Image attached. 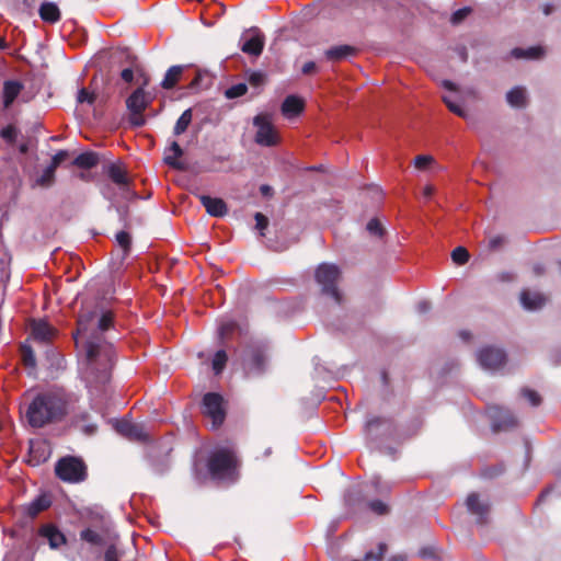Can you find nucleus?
Segmentation results:
<instances>
[{
  "mask_svg": "<svg viewBox=\"0 0 561 561\" xmlns=\"http://www.w3.org/2000/svg\"><path fill=\"white\" fill-rule=\"evenodd\" d=\"M71 397L64 392H42L33 398L26 410L30 425L41 428L53 422H59L70 410Z\"/></svg>",
  "mask_w": 561,
  "mask_h": 561,
  "instance_id": "1",
  "label": "nucleus"
},
{
  "mask_svg": "<svg viewBox=\"0 0 561 561\" xmlns=\"http://www.w3.org/2000/svg\"><path fill=\"white\" fill-rule=\"evenodd\" d=\"M83 348L87 358V380L91 383L104 385L110 378L113 367L114 348L100 336L85 341Z\"/></svg>",
  "mask_w": 561,
  "mask_h": 561,
  "instance_id": "2",
  "label": "nucleus"
},
{
  "mask_svg": "<svg viewBox=\"0 0 561 561\" xmlns=\"http://www.w3.org/2000/svg\"><path fill=\"white\" fill-rule=\"evenodd\" d=\"M238 458L232 449H215L209 455L207 469L214 481H236L238 479Z\"/></svg>",
  "mask_w": 561,
  "mask_h": 561,
  "instance_id": "3",
  "label": "nucleus"
},
{
  "mask_svg": "<svg viewBox=\"0 0 561 561\" xmlns=\"http://www.w3.org/2000/svg\"><path fill=\"white\" fill-rule=\"evenodd\" d=\"M270 348L262 343H252L244 348L243 369L247 377H261L268 369Z\"/></svg>",
  "mask_w": 561,
  "mask_h": 561,
  "instance_id": "4",
  "label": "nucleus"
},
{
  "mask_svg": "<svg viewBox=\"0 0 561 561\" xmlns=\"http://www.w3.org/2000/svg\"><path fill=\"white\" fill-rule=\"evenodd\" d=\"M55 473L60 481L69 483L85 481L88 477L87 465L75 456L60 458L55 466Z\"/></svg>",
  "mask_w": 561,
  "mask_h": 561,
  "instance_id": "5",
  "label": "nucleus"
},
{
  "mask_svg": "<svg viewBox=\"0 0 561 561\" xmlns=\"http://www.w3.org/2000/svg\"><path fill=\"white\" fill-rule=\"evenodd\" d=\"M339 277L340 270L332 263H321L316 271V279L321 286V291L332 297L336 305L342 304V295L336 286Z\"/></svg>",
  "mask_w": 561,
  "mask_h": 561,
  "instance_id": "6",
  "label": "nucleus"
},
{
  "mask_svg": "<svg viewBox=\"0 0 561 561\" xmlns=\"http://www.w3.org/2000/svg\"><path fill=\"white\" fill-rule=\"evenodd\" d=\"M149 94L144 88H138L127 99V108L130 112L129 122L134 127H142L146 124L144 112L150 104Z\"/></svg>",
  "mask_w": 561,
  "mask_h": 561,
  "instance_id": "7",
  "label": "nucleus"
},
{
  "mask_svg": "<svg viewBox=\"0 0 561 561\" xmlns=\"http://www.w3.org/2000/svg\"><path fill=\"white\" fill-rule=\"evenodd\" d=\"M102 307L99 300L89 299L82 302L77 317V331L73 334L76 345H78V336L84 335L90 325L99 318Z\"/></svg>",
  "mask_w": 561,
  "mask_h": 561,
  "instance_id": "8",
  "label": "nucleus"
},
{
  "mask_svg": "<svg viewBox=\"0 0 561 561\" xmlns=\"http://www.w3.org/2000/svg\"><path fill=\"white\" fill-rule=\"evenodd\" d=\"M202 412L211 420L214 428L221 426L226 419L224 397L217 392L204 393V399H202Z\"/></svg>",
  "mask_w": 561,
  "mask_h": 561,
  "instance_id": "9",
  "label": "nucleus"
},
{
  "mask_svg": "<svg viewBox=\"0 0 561 561\" xmlns=\"http://www.w3.org/2000/svg\"><path fill=\"white\" fill-rule=\"evenodd\" d=\"M257 128L255 142L262 147H274L278 144V135L268 114H259L253 119Z\"/></svg>",
  "mask_w": 561,
  "mask_h": 561,
  "instance_id": "10",
  "label": "nucleus"
},
{
  "mask_svg": "<svg viewBox=\"0 0 561 561\" xmlns=\"http://www.w3.org/2000/svg\"><path fill=\"white\" fill-rule=\"evenodd\" d=\"M479 365L485 369L496 370L506 363V354L502 348L486 346L478 352Z\"/></svg>",
  "mask_w": 561,
  "mask_h": 561,
  "instance_id": "11",
  "label": "nucleus"
},
{
  "mask_svg": "<svg viewBox=\"0 0 561 561\" xmlns=\"http://www.w3.org/2000/svg\"><path fill=\"white\" fill-rule=\"evenodd\" d=\"M57 335L56 329L44 320H33L31 337L39 344H50Z\"/></svg>",
  "mask_w": 561,
  "mask_h": 561,
  "instance_id": "12",
  "label": "nucleus"
},
{
  "mask_svg": "<svg viewBox=\"0 0 561 561\" xmlns=\"http://www.w3.org/2000/svg\"><path fill=\"white\" fill-rule=\"evenodd\" d=\"M116 431L125 437H128L138 442L148 440L149 436L146 433L145 426L139 423L131 421H117Z\"/></svg>",
  "mask_w": 561,
  "mask_h": 561,
  "instance_id": "13",
  "label": "nucleus"
},
{
  "mask_svg": "<svg viewBox=\"0 0 561 561\" xmlns=\"http://www.w3.org/2000/svg\"><path fill=\"white\" fill-rule=\"evenodd\" d=\"M466 507L469 512L477 516V523L479 525L486 523L490 506L489 504L480 502L478 493H470L467 495Z\"/></svg>",
  "mask_w": 561,
  "mask_h": 561,
  "instance_id": "14",
  "label": "nucleus"
},
{
  "mask_svg": "<svg viewBox=\"0 0 561 561\" xmlns=\"http://www.w3.org/2000/svg\"><path fill=\"white\" fill-rule=\"evenodd\" d=\"M252 35L249 37L243 36L241 50L250 56H260L264 47V35L260 30L253 28Z\"/></svg>",
  "mask_w": 561,
  "mask_h": 561,
  "instance_id": "15",
  "label": "nucleus"
},
{
  "mask_svg": "<svg viewBox=\"0 0 561 561\" xmlns=\"http://www.w3.org/2000/svg\"><path fill=\"white\" fill-rule=\"evenodd\" d=\"M38 534L42 538L47 540L48 546H50L51 549H58L60 546L67 543V537H65L54 524L43 525L39 528Z\"/></svg>",
  "mask_w": 561,
  "mask_h": 561,
  "instance_id": "16",
  "label": "nucleus"
},
{
  "mask_svg": "<svg viewBox=\"0 0 561 561\" xmlns=\"http://www.w3.org/2000/svg\"><path fill=\"white\" fill-rule=\"evenodd\" d=\"M199 203L211 217L221 218L228 213L227 204L221 198L211 197L208 195H199Z\"/></svg>",
  "mask_w": 561,
  "mask_h": 561,
  "instance_id": "17",
  "label": "nucleus"
},
{
  "mask_svg": "<svg viewBox=\"0 0 561 561\" xmlns=\"http://www.w3.org/2000/svg\"><path fill=\"white\" fill-rule=\"evenodd\" d=\"M183 156V149L182 147L176 142L173 141L170 144V147L165 149L164 151V158L163 162L169 165L170 168H173L179 171H183L185 169L184 163L180 161V158Z\"/></svg>",
  "mask_w": 561,
  "mask_h": 561,
  "instance_id": "18",
  "label": "nucleus"
},
{
  "mask_svg": "<svg viewBox=\"0 0 561 561\" xmlns=\"http://www.w3.org/2000/svg\"><path fill=\"white\" fill-rule=\"evenodd\" d=\"M357 48L350 45L332 46L324 50V58L332 62H340V60H346L347 58L355 56Z\"/></svg>",
  "mask_w": 561,
  "mask_h": 561,
  "instance_id": "19",
  "label": "nucleus"
},
{
  "mask_svg": "<svg viewBox=\"0 0 561 561\" xmlns=\"http://www.w3.org/2000/svg\"><path fill=\"white\" fill-rule=\"evenodd\" d=\"M106 174L122 191H129L130 180L122 165L117 163L108 164Z\"/></svg>",
  "mask_w": 561,
  "mask_h": 561,
  "instance_id": "20",
  "label": "nucleus"
},
{
  "mask_svg": "<svg viewBox=\"0 0 561 561\" xmlns=\"http://www.w3.org/2000/svg\"><path fill=\"white\" fill-rule=\"evenodd\" d=\"M305 108L304 100L296 95H288L283 104H280V112L285 117H294L302 113Z\"/></svg>",
  "mask_w": 561,
  "mask_h": 561,
  "instance_id": "21",
  "label": "nucleus"
},
{
  "mask_svg": "<svg viewBox=\"0 0 561 561\" xmlns=\"http://www.w3.org/2000/svg\"><path fill=\"white\" fill-rule=\"evenodd\" d=\"M502 413L503 411L501 409H494V413L492 415V427L494 432L506 431L517 425V420L514 415L505 412L503 417L499 416Z\"/></svg>",
  "mask_w": 561,
  "mask_h": 561,
  "instance_id": "22",
  "label": "nucleus"
},
{
  "mask_svg": "<svg viewBox=\"0 0 561 561\" xmlns=\"http://www.w3.org/2000/svg\"><path fill=\"white\" fill-rule=\"evenodd\" d=\"M50 506L51 500L49 499V496L47 494H39L26 505L25 512L28 517L34 518L39 513H42L43 511L47 510Z\"/></svg>",
  "mask_w": 561,
  "mask_h": 561,
  "instance_id": "23",
  "label": "nucleus"
},
{
  "mask_svg": "<svg viewBox=\"0 0 561 561\" xmlns=\"http://www.w3.org/2000/svg\"><path fill=\"white\" fill-rule=\"evenodd\" d=\"M546 301L547 298L538 291L524 290L520 293V302L527 310H536L542 307Z\"/></svg>",
  "mask_w": 561,
  "mask_h": 561,
  "instance_id": "24",
  "label": "nucleus"
},
{
  "mask_svg": "<svg viewBox=\"0 0 561 561\" xmlns=\"http://www.w3.org/2000/svg\"><path fill=\"white\" fill-rule=\"evenodd\" d=\"M23 90V84L20 81L8 80L3 87V103L5 107L13 104L14 100L19 96Z\"/></svg>",
  "mask_w": 561,
  "mask_h": 561,
  "instance_id": "25",
  "label": "nucleus"
},
{
  "mask_svg": "<svg viewBox=\"0 0 561 561\" xmlns=\"http://www.w3.org/2000/svg\"><path fill=\"white\" fill-rule=\"evenodd\" d=\"M38 13L46 23L55 24L60 19V11L55 2H42Z\"/></svg>",
  "mask_w": 561,
  "mask_h": 561,
  "instance_id": "26",
  "label": "nucleus"
},
{
  "mask_svg": "<svg viewBox=\"0 0 561 561\" xmlns=\"http://www.w3.org/2000/svg\"><path fill=\"white\" fill-rule=\"evenodd\" d=\"M56 182V170L47 165L43 173L38 175L35 181L31 184V187L49 188Z\"/></svg>",
  "mask_w": 561,
  "mask_h": 561,
  "instance_id": "27",
  "label": "nucleus"
},
{
  "mask_svg": "<svg viewBox=\"0 0 561 561\" xmlns=\"http://www.w3.org/2000/svg\"><path fill=\"white\" fill-rule=\"evenodd\" d=\"M99 163V154L93 151H85L78 154L72 164L81 169H91Z\"/></svg>",
  "mask_w": 561,
  "mask_h": 561,
  "instance_id": "28",
  "label": "nucleus"
},
{
  "mask_svg": "<svg viewBox=\"0 0 561 561\" xmlns=\"http://www.w3.org/2000/svg\"><path fill=\"white\" fill-rule=\"evenodd\" d=\"M183 68L181 66H171L162 80V88L165 90H170L173 87H175L180 80V77L182 75Z\"/></svg>",
  "mask_w": 561,
  "mask_h": 561,
  "instance_id": "29",
  "label": "nucleus"
},
{
  "mask_svg": "<svg viewBox=\"0 0 561 561\" xmlns=\"http://www.w3.org/2000/svg\"><path fill=\"white\" fill-rule=\"evenodd\" d=\"M506 101L513 107H524L526 105V92L523 88L516 87L506 93Z\"/></svg>",
  "mask_w": 561,
  "mask_h": 561,
  "instance_id": "30",
  "label": "nucleus"
},
{
  "mask_svg": "<svg viewBox=\"0 0 561 561\" xmlns=\"http://www.w3.org/2000/svg\"><path fill=\"white\" fill-rule=\"evenodd\" d=\"M192 119H193V110L186 108L181 114L180 118H178L174 129H173V134L175 136L183 135L186 131V129L190 127Z\"/></svg>",
  "mask_w": 561,
  "mask_h": 561,
  "instance_id": "31",
  "label": "nucleus"
},
{
  "mask_svg": "<svg viewBox=\"0 0 561 561\" xmlns=\"http://www.w3.org/2000/svg\"><path fill=\"white\" fill-rule=\"evenodd\" d=\"M89 413L87 411L76 414L73 416V422L77 426L81 427V430L87 435H93L98 431V425L94 423H90L89 421Z\"/></svg>",
  "mask_w": 561,
  "mask_h": 561,
  "instance_id": "32",
  "label": "nucleus"
},
{
  "mask_svg": "<svg viewBox=\"0 0 561 561\" xmlns=\"http://www.w3.org/2000/svg\"><path fill=\"white\" fill-rule=\"evenodd\" d=\"M542 48L540 46H534L527 49L516 47L512 49V56L520 59V58H528V59H537L542 55Z\"/></svg>",
  "mask_w": 561,
  "mask_h": 561,
  "instance_id": "33",
  "label": "nucleus"
},
{
  "mask_svg": "<svg viewBox=\"0 0 561 561\" xmlns=\"http://www.w3.org/2000/svg\"><path fill=\"white\" fill-rule=\"evenodd\" d=\"M228 362V356L225 350H218L213 358V370L215 375L221 374Z\"/></svg>",
  "mask_w": 561,
  "mask_h": 561,
  "instance_id": "34",
  "label": "nucleus"
},
{
  "mask_svg": "<svg viewBox=\"0 0 561 561\" xmlns=\"http://www.w3.org/2000/svg\"><path fill=\"white\" fill-rule=\"evenodd\" d=\"M20 130L13 124H9L0 130V137L10 146L14 145L19 138Z\"/></svg>",
  "mask_w": 561,
  "mask_h": 561,
  "instance_id": "35",
  "label": "nucleus"
},
{
  "mask_svg": "<svg viewBox=\"0 0 561 561\" xmlns=\"http://www.w3.org/2000/svg\"><path fill=\"white\" fill-rule=\"evenodd\" d=\"M21 353H22V362L25 367H28L31 369L36 368V357L34 356V348L26 344H22L21 346Z\"/></svg>",
  "mask_w": 561,
  "mask_h": 561,
  "instance_id": "36",
  "label": "nucleus"
},
{
  "mask_svg": "<svg viewBox=\"0 0 561 561\" xmlns=\"http://www.w3.org/2000/svg\"><path fill=\"white\" fill-rule=\"evenodd\" d=\"M79 537L93 546L103 545V537L91 528L83 529L81 534H79Z\"/></svg>",
  "mask_w": 561,
  "mask_h": 561,
  "instance_id": "37",
  "label": "nucleus"
},
{
  "mask_svg": "<svg viewBox=\"0 0 561 561\" xmlns=\"http://www.w3.org/2000/svg\"><path fill=\"white\" fill-rule=\"evenodd\" d=\"M114 321V313L110 310H103L101 311L98 320V328L101 332H104L108 330L113 325Z\"/></svg>",
  "mask_w": 561,
  "mask_h": 561,
  "instance_id": "38",
  "label": "nucleus"
},
{
  "mask_svg": "<svg viewBox=\"0 0 561 561\" xmlns=\"http://www.w3.org/2000/svg\"><path fill=\"white\" fill-rule=\"evenodd\" d=\"M387 551H388L387 545L385 542H380L378 545L377 551H368L365 553L363 561H382ZM353 561H358V560H353Z\"/></svg>",
  "mask_w": 561,
  "mask_h": 561,
  "instance_id": "39",
  "label": "nucleus"
},
{
  "mask_svg": "<svg viewBox=\"0 0 561 561\" xmlns=\"http://www.w3.org/2000/svg\"><path fill=\"white\" fill-rule=\"evenodd\" d=\"M450 257L455 264L462 265L470 260V253L467 251L466 248L458 247L451 250Z\"/></svg>",
  "mask_w": 561,
  "mask_h": 561,
  "instance_id": "40",
  "label": "nucleus"
},
{
  "mask_svg": "<svg viewBox=\"0 0 561 561\" xmlns=\"http://www.w3.org/2000/svg\"><path fill=\"white\" fill-rule=\"evenodd\" d=\"M385 422L381 417H373L368 420L365 424V434L367 437L375 438L376 437V430L379 428L382 423Z\"/></svg>",
  "mask_w": 561,
  "mask_h": 561,
  "instance_id": "41",
  "label": "nucleus"
},
{
  "mask_svg": "<svg viewBox=\"0 0 561 561\" xmlns=\"http://www.w3.org/2000/svg\"><path fill=\"white\" fill-rule=\"evenodd\" d=\"M248 88L245 83H238L231 85L229 89L225 91V95L227 99L232 100L240 98L245 94Z\"/></svg>",
  "mask_w": 561,
  "mask_h": 561,
  "instance_id": "42",
  "label": "nucleus"
},
{
  "mask_svg": "<svg viewBox=\"0 0 561 561\" xmlns=\"http://www.w3.org/2000/svg\"><path fill=\"white\" fill-rule=\"evenodd\" d=\"M116 241L123 249L124 254H128L131 249V236L128 232L119 231L116 234Z\"/></svg>",
  "mask_w": 561,
  "mask_h": 561,
  "instance_id": "43",
  "label": "nucleus"
},
{
  "mask_svg": "<svg viewBox=\"0 0 561 561\" xmlns=\"http://www.w3.org/2000/svg\"><path fill=\"white\" fill-rule=\"evenodd\" d=\"M366 229L369 234L381 238L385 233V229L379 219L373 218L367 222Z\"/></svg>",
  "mask_w": 561,
  "mask_h": 561,
  "instance_id": "44",
  "label": "nucleus"
},
{
  "mask_svg": "<svg viewBox=\"0 0 561 561\" xmlns=\"http://www.w3.org/2000/svg\"><path fill=\"white\" fill-rule=\"evenodd\" d=\"M76 101L78 104H93L94 101H95V93L94 92H90L89 90L87 89H80L78 90L77 92V98H76Z\"/></svg>",
  "mask_w": 561,
  "mask_h": 561,
  "instance_id": "45",
  "label": "nucleus"
},
{
  "mask_svg": "<svg viewBox=\"0 0 561 561\" xmlns=\"http://www.w3.org/2000/svg\"><path fill=\"white\" fill-rule=\"evenodd\" d=\"M522 394H523V397L525 399L528 400V402H530V404L534 408H537V407H539L541 404V397L535 390H531V389H528V388H523L522 389Z\"/></svg>",
  "mask_w": 561,
  "mask_h": 561,
  "instance_id": "46",
  "label": "nucleus"
},
{
  "mask_svg": "<svg viewBox=\"0 0 561 561\" xmlns=\"http://www.w3.org/2000/svg\"><path fill=\"white\" fill-rule=\"evenodd\" d=\"M471 11L472 10L470 7H463L458 9L456 12H454V14H451L449 19L450 23L454 25H458L465 20V18L470 15Z\"/></svg>",
  "mask_w": 561,
  "mask_h": 561,
  "instance_id": "47",
  "label": "nucleus"
},
{
  "mask_svg": "<svg viewBox=\"0 0 561 561\" xmlns=\"http://www.w3.org/2000/svg\"><path fill=\"white\" fill-rule=\"evenodd\" d=\"M368 507L377 515H386L389 511L388 506L381 500L370 501Z\"/></svg>",
  "mask_w": 561,
  "mask_h": 561,
  "instance_id": "48",
  "label": "nucleus"
},
{
  "mask_svg": "<svg viewBox=\"0 0 561 561\" xmlns=\"http://www.w3.org/2000/svg\"><path fill=\"white\" fill-rule=\"evenodd\" d=\"M248 82L254 88H259L265 82V75L260 71H253L248 75Z\"/></svg>",
  "mask_w": 561,
  "mask_h": 561,
  "instance_id": "49",
  "label": "nucleus"
},
{
  "mask_svg": "<svg viewBox=\"0 0 561 561\" xmlns=\"http://www.w3.org/2000/svg\"><path fill=\"white\" fill-rule=\"evenodd\" d=\"M69 158V151L68 150H58L53 159H51V162L48 163L49 167L54 168L55 170H57V168L60 165V163H62L65 160H67Z\"/></svg>",
  "mask_w": 561,
  "mask_h": 561,
  "instance_id": "50",
  "label": "nucleus"
},
{
  "mask_svg": "<svg viewBox=\"0 0 561 561\" xmlns=\"http://www.w3.org/2000/svg\"><path fill=\"white\" fill-rule=\"evenodd\" d=\"M443 101L450 112H453L454 114L461 118H466V113L458 103L451 102L447 96H444Z\"/></svg>",
  "mask_w": 561,
  "mask_h": 561,
  "instance_id": "51",
  "label": "nucleus"
},
{
  "mask_svg": "<svg viewBox=\"0 0 561 561\" xmlns=\"http://www.w3.org/2000/svg\"><path fill=\"white\" fill-rule=\"evenodd\" d=\"M433 162L432 156L420 154L414 158V167L424 170Z\"/></svg>",
  "mask_w": 561,
  "mask_h": 561,
  "instance_id": "52",
  "label": "nucleus"
},
{
  "mask_svg": "<svg viewBox=\"0 0 561 561\" xmlns=\"http://www.w3.org/2000/svg\"><path fill=\"white\" fill-rule=\"evenodd\" d=\"M104 561H119V553L114 545L107 547L104 553Z\"/></svg>",
  "mask_w": 561,
  "mask_h": 561,
  "instance_id": "53",
  "label": "nucleus"
},
{
  "mask_svg": "<svg viewBox=\"0 0 561 561\" xmlns=\"http://www.w3.org/2000/svg\"><path fill=\"white\" fill-rule=\"evenodd\" d=\"M256 229L263 231L268 227V219L261 213L255 214Z\"/></svg>",
  "mask_w": 561,
  "mask_h": 561,
  "instance_id": "54",
  "label": "nucleus"
},
{
  "mask_svg": "<svg viewBox=\"0 0 561 561\" xmlns=\"http://www.w3.org/2000/svg\"><path fill=\"white\" fill-rule=\"evenodd\" d=\"M301 71H302V75H305V76L314 75L318 71L317 64L313 61H306L305 65L302 66Z\"/></svg>",
  "mask_w": 561,
  "mask_h": 561,
  "instance_id": "55",
  "label": "nucleus"
},
{
  "mask_svg": "<svg viewBox=\"0 0 561 561\" xmlns=\"http://www.w3.org/2000/svg\"><path fill=\"white\" fill-rule=\"evenodd\" d=\"M121 78L124 82L130 83L134 80V71L131 68H125L121 72Z\"/></svg>",
  "mask_w": 561,
  "mask_h": 561,
  "instance_id": "56",
  "label": "nucleus"
},
{
  "mask_svg": "<svg viewBox=\"0 0 561 561\" xmlns=\"http://www.w3.org/2000/svg\"><path fill=\"white\" fill-rule=\"evenodd\" d=\"M504 243V238L502 236H495L490 240V248L497 249L501 248Z\"/></svg>",
  "mask_w": 561,
  "mask_h": 561,
  "instance_id": "57",
  "label": "nucleus"
},
{
  "mask_svg": "<svg viewBox=\"0 0 561 561\" xmlns=\"http://www.w3.org/2000/svg\"><path fill=\"white\" fill-rule=\"evenodd\" d=\"M502 471H503V468H500V469L488 468L482 471V476L485 478H493L494 476L501 473Z\"/></svg>",
  "mask_w": 561,
  "mask_h": 561,
  "instance_id": "58",
  "label": "nucleus"
},
{
  "mask_svg": "<svg viewBox=\"0 0 561 561\" xmlns=\"http://www.w3.org/2000/svg\"><path fill=\"white\" fill-rule=\"evenodd\" d=\"M233 323H225L219 328V333H221L222 336L230 334L233 331Z\"/></svg>",
  "mask_w": 561,
  "mask_h": 561,
  "instance_id": "59",
  "label": "nucleus"
},
{
  "mask_svg": "<svg viewBox=\"0 0 561 561\" xmlns=\"http://www.w3.org/2000/svg\"><path fill=\"white\" fill-rule=\"evenodd\" d=\"M416 309L420 313H426L430 311L431 309V305L430 302L427 301H420L417 305H416Z\"/></svg>",
  "mask_w": 561,
  "mask_h": 561,
  "instance_id": "60",
  "label": "nucleus"
},
{
  "mask_svg": "<svg viewBox=\"0 0 561 561\" xmlns=\"http://www.w3.org/2000/svg\"><path fill=\"white\" fill-rule=\"evenodd\" d=\"M202 78H203V75L201 72H197L191 82V88L197 89L199 87Z\"/></svg>",
  "mask_w": 561,
  "mask_h": 561,
  "instance_id": "61",
  "label": "nucleus"
},
{
  "mask_svg": "<svg viewBox=\"0 0 561 561\" xmlns=\"http://www.w3.org/2000/svg\"><path fill=\"white\" fill-rule=\"evenodd\" d=\"M260 192L263 196H272L273 194V188L270 186V185H261L260 187Z\"/></svg>",
  "mask_w": 561,
  "mask_h": 561,
  "instance_id": "62",
  "label": "nucleus"
},
{
  "mask_svg": "<svg viewBox=\"0 0 561 561\" xmlns=\"http://www.w3.org/2000/svg\"><path fill=\"white\" fill-rule=\"evenodd\" d=\"M534 273L536 276H541L545 273V267L542 264L537 263L534 265Z\"/></svg>",
  "mask_w": 561,
  "mask_h": 561,
  "instance_id": "63",
  "label": "nucleus"
},
{
  "mask_svg": "<svg viewBox=\"0 0 561 561\" xmlns=\"http://www.w3.org/2000/svg\"><path fill=\"white\" fill-rule=\"evenodd\" d=\"M443 87L445 89H447L448 91H456L457 90V87L454 82L449 81V80H444L443 81Z\"/></svg>",
  "mask_w": 561,
  "mask_h": 561,
  "instance_id": "64",
  "label": "nucleus"
}]
</instances>
